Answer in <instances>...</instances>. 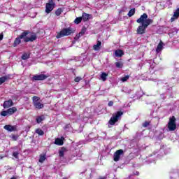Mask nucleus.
<instances>
[{
  "instance_id": "a878e982",
  "label": "nucleus",
  "mask_w": 179,
  "mask_h": 179,
  "mask_svg": "<svg viewBox=\"0 0 179 179\" xmlns=\"http://www.w3.org/2000/svg\"><path fill=\"white\" fill-rule=\"evenodd\" d=\"M82 17H76L74 20V23L76 24H79L80 23L82 22Z\"/></svg>"
},
{
  "instance_id": "2eb2a0df",
  "label": "nucleus",
  "mask_w": 179,
  "mask_h": 179,
  "mask_svg": "<svg viewBox=\"0 0 179 179\" xmlns=\"http://www.w3.org/2000/svg\"><path fill=\"white\" fill-rule=\"evenodd\" d=\"M101 48V41H97L96 44L93 45V50H94V51H99Z\"/></svg>"
},
{
  "instance_id": "7c9ffc66",
  "label": "nucleus",
  "mask_w": 179,
  "mask_h": 179,
  "mask_svg": "<svg viewBox=\"0 0 179 179\" xmlns=\"http://www.w3.org/2000/svg\"><path fill=\"white\" fill-rule=\"evenodd\" d=\"M86 30H87V29L85 28V27H83L82 29H81V31L78 33L80 34V36H83L85 34V33H86Z\"/></svg>"
},
{
  "instance_id": "c9c22d12",
  "label": "nucleus",
  "mask_w": 179,
  "mask_h": 179,
  "mask_svg": "<svg viewBox=\"0 0 179 179\" xmlns=\"http://www.w3.org/2000/svg\"><path fill=\"white\" fill-rule=\"evenodd\" d=\"M81 80H82V78H81V77H79V76L78 77H76L75 79H74V81L77 82V83L78 82H80Z\"/></svg>"
},
{
  "instance_id": "ea45409f",
  "label": "nucleus",
  "mask_w": 179,
  "mask_h": 179,
  "mask_svg": "<svg viewBox=\"0 0 179 179\" xmlns=\"http://www.w3.org/2000/svg\"><path fill=\"white\" fill-rule=\"evenodd\" d=\"M176 19H178V18H176V17H174V15H173V17L171 18V22H174V20H176Z\"/></svg>"
},
{
  "instance_id": "6ab92c4d",
  "label": "nucleus",
  "mask_w": 179,
  "mask_h": 179,
  "mask_svg": "<svg viewBox=\"0 0 179 179\" xmlns=\"http://www.w3.org/2000/svg\"><path fill=\"white\" fill-rule=\"evenodd\" d=\"M162 50H163V41H161L157 45L156 52L159 53L162 51Z\"/></svg>"
},
{
  "instance_id": "9d476101",
  "label": "nucleus",
  "mask_w": 179,
  "mask_h": 179,
  "mask_svg": "<svg viewBox=\"0 0 179 179\" xmlns=\"http://www.w3.org/2000/svg\"><path fill=\"white\" fill-rule=\"evenodd\" d=\"M48 78V76H46L45 74H41V75H34L32 77L33 82L36 80H45Z\"/></svg>"
},
{
  "instance_id": "4468645a",
  "label": "nucleus",
  "mask_w": 179,
  "mask_h": 179,
  "mask_svg": "<svg viewBox=\"0 0 179 179\" xmlns=\"http://www.w3.org/2000/svg\"><path fill=\"white\" fill-rule=\"evenodd\" d=\"M90 16H92V15L87 14L86 13H83L81 17L83 22H87V20H90Z\"/></svg>"
},
{
  "instance_id": "c85d7f7f",
  "label": "nucleus",
  "mask_w": 179,
  "mask_h": 179,
  "mask_svg": "<svg viewBox=\"0 0 179 179\" xmlns=\"http://www.w3.org/2000/svg\"><path fill=\"white\" fill-rule=\"evenodd\" d=\"M63 10L62 8H58L56 11H55V15L57 16H61V14L62 13Z\"/></svg>"
},
{
  "instance_id": "dca6fc26",
  "label": "nucleus",
  "mask_w": 179,
  "mask_h": 179,
  "mask_svg": "<svg viewBox=\"0 0 179 179\" xmlns=\"http://www.w3.org/2000/svg\"><path fill=\"white\" fill-rule=\"evenodd\" d=\"M55 145H57L58 146H62V145H64V138H57L55 140Z\"/></svg>"
},
{
  "instance_id": "7ed1b4c3",
  "label": "nucleus",
  "mask_w": 179,
  "mask_h": 179,
  "mask_svg": "<svg viewBox=\"0 0 179 179\" xmlns=\"http://www.w3.org/2000/svg\"><path fill=\"white\" fill-rule=\"evenodd\" d=\"M75 33V30L71 27L64 28L62 31L57 33L56 38H62V37H65V36H71V34H73Z\"/></svg>"
},
{
  "instance_id": "bb28decb",
  "label": "nucleus",
  "mask_w": 179,
  "mask_h": 179,
  "mask_svg": "<svg viewBox=\"0 0 179 179\" xmlns=\"http://www.w3.org/2000/svg\"><path fill=\"white\" fill-rule=\"evenodd\" d=\"M115 65L116 68H122L124 66V64L122 62H117Z\"/></svg>"
},
{
  "instance_id": "2f4dec72",
  "label": "nucleus",
  "mask_w": 179,
  "mask_h": 179,
  "mask_svg": "<svg viewBox=\"0 0 179 179\" xmlns=\"http://www.w3.org/2000/svg\"><path fill=\"white\" fill-rule=\"evenodd\" d=\"M149 125H150V121H145L143 123L142 127L146 128L147 127H149Z\"/></svg>"
},
{
  "instance_id": "5701e85b",
  "label": "nucleus",
  "mask_w": 179,
  "mask_h": 179,
  "mask_svg": "<svg viewBox=\"0 0 179 179\" xmlns=\"http://www.w3.org/2000/svg\"><path fill=\"white\" fill-rule=\"evenodd\" d=\"M6 80H8V76H4L3 77H0V86L3 83H5L6 82Z\"/></svg>"
},
{
  "instance_id": "9b49d317",
  "label": "nucleus",
  "mask_w": 179,
  "mask_h": 179,
  "mask_svg": "<svg viewBox=\"0 0 179 179\" xmlns=\"http://www.w3.org/2000/svg\"><path fill=\"white\" fill-rule=\"evenodd\" d=\"M4 129H6V131H8L9 132H13L15 131H17V126L14 125L12 126V124H6L3 127Z\"/></svg>"
},
{
  "instance_id": "79ce46f5",
  "label": "nucleus",
  "mask_w": 179,
  "mask_h": 179,
  "mask_svg": "<svg viewBox=\"0 0 179 179\" xmlns=\"http://www.w3.org/2000/svg\"><path fill=\"white\" fill-rule=\"evenodd\" d=\"M10 179H17L16 177L13 176Z\"/></svg>"
},
{
  "instance_id": "4c0bfd02",
  "label": "nucleus",
  "mask_w": 179,
  "mask_h": 179,
  "mask_svg": "<svg viewBox=\"0 0 179 179\" xmlns=\"http://www.w3.org/2000/svg\"><path fill=\"white\" fill-rule=\"evenodd\" d=\"M108 107H113L114 106V102L113 101H110L108 103Z\"/></svg>"
},
{
  "instance_id": "0eeeda50",
  "label": "nucleus",
  "mask_w": 179,
  "mask_h": 179,
  "mask_svg": "<svg viewBox=\"0 0 179 179\" xmlns=\"http://www.w3.org/2000/svg\"><path fill=\"white\" fill-rule=\"evenodd\" d=\"M16 111H17V108L16 107H12L7 109L6 110L1 111L0 115H1V117H6L7 115H13V114H15Z\"/></svg>"
},
{
  "instance_id": "f3484780",
  "label": "nucleus",
  "mask_w": 179,
  "mask_h": 179,
  "mask_svg": "<svg viewBox=\"0 0 179 179\" xmlns=\"http://www.w3.org/2000/svg\"><path fill=\"white\" fill-rule=\"evenodd\" d=\"M44 120H45V116H44V115H42L36 117V121L37 124H40L42 122V121H44Z\"/></svg>"
},
{
  "instance_id": "4be33fe9",
  "label": "nucleus",
  "mask_w": 179,
  "mask_h": 179,
  "mask_svg": "<svg viewBox=\"0 0 179 179\" xmlns=\"http://www.w3.org/2000/svg\"><path fill=\"white\" fill-rule=\"evenodd\" d=\"M107 76H108L107 73L103 72L101 74V78L102 79L103 82H106V80H107Z\"/></svg>"
},
{
  "instance_id": "a211bd4d",
  "label": "nucleus",
  "mask_w": 179,
  "mask_h": 179,
  "mask_svg": "<svg viewBox=\"0 0 179 179\" xmlns=\"http://www.w3.org/2000/svg\"><path fill=\"white\" fill-rule=\"evenodd\" d=\"M65 152H66V148L65 147H62L61 150H59V157H64Z\"/></svg>"
},
{
  "instance_id": "aec40b11",
  "label": "nucleus",
  "mask_w": 179,
  "mask_h": 179,
  "mask_svg": "<svg viewBox=\"0 0 179 179\" xmlns=\"http://www.w3.org/2000/svg\"><path fill=\"white\" fill-rule=\"evenodd\" d=\"M115 57H122L124 55V50H116L115 51Z\"/></svg>"
},
{
  "instance_id": "393cba45",
  "label": "nucleus",
  "mask_w": 179,
  "mask_h": 179,
  "mask_svg": "<svg viewBox=\"0 0 179 179\" xmlns=\"http://www.w3.org/2000/svg\"><path fill=\"white\" fill-rule=\"evenodd\" d=\"M30 58V55L27 53H24L22 56V59L26 61V59H29Z\"/></svg>"
},
{
  "instance_id": "f03ea898",
  "label": "nucleus",
  "mask_w": 179,
  "mask_h": 179,
  "mask_svg": "<svg viewBox=\"0 0 179 179\" xmlns=\"http://www.w3.org/2000/svg\"><path fill=\"white\" fill-rule=\"evenodd\" d=\"M28 34H30V31H24L22 32L14 40V43L13 44V47H17L19 44L22 43V39L24 40V43H33V41L37 40V35L35 33L32 34L30 37H27Z\"/></svg>"
},
{
  "instance_id": "f257e3e1",
  "label": "nucleus",
  "mask_w": 179,
  "mask_h": 179,
  "mask_svg": "<svg viewBox=\"0 0 179 179\" xmlns=\"http://www.w3.org/2000/svg\"><path fill=\"white\" fill-rule=\"evenodd\" d=\"M137 23H141L142 24L138 26L136 30L137 34H145L146 33V29L150 24L153 23V20L148 18V14L143 13L141 15L140 18L136 20Z\"/></svg>"
},
{
  "instance_id": "20e7f679",
  "label": "nucleus",
  "mask_w": 179,
  "mask_h": 179,
  "mask_svg": "<svg viewBox=\"0 0 179 179\" xmlns=\"http://www.w3.org/2000/svg\"><path fill=\"white\" fill-rule=\"evenodd\" d=\"M122 115H124V112L117 110L115 115L110 117L108 121V124H110V125H115V123L118 122V120H121V117H122Z\"/></svg>"
},
{
  "instance_id": "6e6552de",
  "label": "nucleus",
  "mask_w": 179,
  "mask_h": 179,
  "mask_svg": "<svg viewBox=\"0 0 179 179\" xmlns=\"http://www.w3.org/2000/svg\"><path fill=\"white\" fill-rule=\"evenodd\" d=\"M54 8H55V2H54V0H48L45 6L46 13H51V12L54 10Z\"/></svg>"
},
{
  "instance_id": "e433bc0d",
  "label": "nucleus",
  "mask_w": 179,
  "mask_h": 179,
  "mask_svg": "<svg viewBox=\"0 0 179 179\" xmlns=\"http://www.w3.org/2000/svg\"><path fill=\"white\" fill-rule=\"evenodd\" d=\"M19 138V136H16V135H15V134H13V136H12V139H13V141H17V138Z\"/></svg>"
},
{
  "instance_id": "37998d69",
  "label": "nucleus",
  "mask_w": 179,
  "mask_h": 179,
  "mask_svg": "<svg viewBox=\"0 0 179 179\" xmlns=\"http://www.w3.org/2000/svg\"><path fill=\"white\" fill-rule=\"evenodd\" d=\"M57 1H59V0H57Z\"/></svg>"
},
{
  "instance_id": "cd10ccee",
  "label": "nucleus",
  "mask_w": 179,
  "mask_h": 179,
  "mask_svg": "<svg viewBox=\"0 0 179 179\" xmlns=\"http://www.w3.org/2000/svg\"><path fill=\"white\" fill-rule=\"evenodd\" d=\"M45 159V155H41L39 157V163H44Z\"/></svg>"
},
{
  "instance_id": "f704fd0d",
  "label": "nucleus",
  "mask_w": 179,
  "mask_h": 179,
  "mask_svg": "<svg viewBox=\"0 0 179 179\" xmlns=\"http://www.w3.org/2000/svg\"><path fill=\"white\" fill-rule=\"evenodd\" d=\"M80 37H82V36H80V34H77L76 35V36L74 37V40H76V41H78V40H79V38H80Z\"/></svg>"
},
{
  "instance_id": "58836bf2",
  "label": "nucleus",
  "mask_w": 179,
  "mask_h": 179,
  "mask_svg": "<svg viewBox=\"0 0 179 179\" xmlns=\"http://www.w3.org/2000/svg\"><path fill=\"white\" fill-rule=\"evenodd\" d=\"M1 40H3V33H1L0 34V41H1Z\"/></svg>"
},
{
  "instance_id": "1a4fd4ad",
  "label": "nucleus",
  "mask_w": 179,
  "mask_h": 179,
  "mask_svg": "<svg viewBox=\"0 0 179 179\" xmlns=\"http://www.w3.org/2000/svg\"><path fill=\"white\" fill-rule=\"evenodd\" d=\"M121 155H124V150L122 149L117 150L113 155L114 162H120V159H121Z\"/></svg>"
},
{
  "instance_id": "c756f323",
  "label": "nucleus",
  "mask_w": 179,
  "mask_h": 179,
  "mask_svg": "<svg viewBox=\"0 0 179 179\" xmlns=\"http://www.w3.org/2000/svg\"><path fill=\"white\" fill-rule=\"evenodd\" d=\"M173 17L178 19L179 17V8L176 9V12L173 14Z\"/></svg>"
},
{
  "instance_id": "423d86ee",
  "label": "nucleus",
  "mask_w": 179,
  "mask_h": 179,
  "mask_svg": "<svg viewBox=\"0 0 179 179\" xmlns=\"http://www.w3.org/2000/svg\"><path fill=\"white\" fill-rule=\"evenodd\" d=\"M176 121H177V120L175 116H172L169 118V122H168V129L169 131H176L177 129Z\"/></svg>"
},
{
  "instance_id": "b1692460",
  "label": "nucleus",
  "mask_w": 179,
  "mask_h": 179,
  "mask_svg": "<svg viewBox=\"0 0 179 179\" xmlns=\"http://www.w3.org/2000/svg\"><path fill=\"white\" fill-rule=\"evenodd\" d=\"M135 15V8H131L127 15L129 16V17H132V16H134Z\"/></svg>"
},
{
  "instance_id": "ddd939ff",
  "label": "nucleus",
  "mask_w": 179,
  "mask_h": 179,
  "mask_svg": "<svg viewBox=\"0 0 179 179\" xmlns=\"http://www.w3.org/2000/svg\"><path fill=\"white\" fill-rule=\"evenodd\" d=\"M177 33H178V29L177 28H173L169 32V36L171 38H173L174 36H177Z\"/></svg>"
},
{
  "instance_id": "f8f14e48",
  "label": "nucleus",
  "mask_w": 179,
  "mask_h": 179,
  "mask_svg": "<svg viewBox=\"0 0 179 179\" xmlns=\"http://www.w3.org/2000/svg\"><path fill=\"white\" fill-rule=\"evenodd\" d=\"M13 106V101L12 99H9L8 101H5L3 103V108H9Z\"/></svg>"
},
{
  "instance_id": "72a5a7b5",
  "label": "nucleus",
  "mask_w": 179,
  "mask_h": 179,
  "mask_svg": "<svg viewBox=\"0 0 179 179\" xmlns=\"http://www.w3.org/2000/svg\"><path fill=\"white\" fill-rule=\"evenodd\" d=\"M13 157H15V159H19V152H14L13 153Z\"/></svg>"
},
{
  "instance_id": "a19ab883",
  "label": "nucleus",
  "mask_w": 179,
  "mask_h": 179,
  "mask_svg": "<svg viewBox=\"0 0 179 179\" xmlns=\"http://www.w3.org/2000/svg\"><path fill=\"white\" fill-rule=\"evenodd\" d=\"M134 176H139V172L138 171H136V173H134Z\"/></svg>"
},
{
  "instance_id": "473e14b6",
  "label": "nucleus",
  "mask_w": 179,
  "mask_h": 179,
  "mask_svg": "<svg viewBox=\"0 0 179 179\" xmlns=\"http://www.w3.org/2000/svg\"><path fill=\"white\" fill-rule=\"evenodd\" d=\"M128 79H129V76H126L124 77H122L120 80L122 82H127V80H128Z\"/></svg>"
},
{
  "instance_id": "39448f33",
  "label": "nucleus",
  "mask_w": 179,
  "mask_h": 179,
  "mask_svg": "<svg viewBox=\"0 0 179 179\" xmlns=\"http://www.w3.org/2000/svg\"><path fill=\"white\" fill-rule=\"evenodd\" d=\"M32 101L34 107L36 108V110H41V108H44V104L41 103L40 101V97L36 96H33Z\"/></svg>"
},
{
  "instance_id": "412c9836",
  "label": "nucleus",
  "mask_w": 179,
  "mask_h": 179,
  "mask_svg": "<svg viewBox=\"0 0 179 179\" xmlns=\"http://www.w3.org/2000/svg\"><path fill=\"white\" fill-rule=\"evenodd\" d=\"M36 134L39 135V136H43L44 135V131H43L41 129L38 128L35 130Z\"/></svg>"
}]
</instances>
